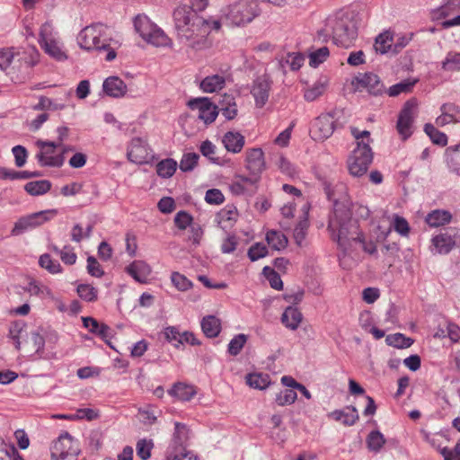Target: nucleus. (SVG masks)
Masks as SVG:
<instances>
[{
    "label": "nucleus",
    "instance_id": "obj_39",
    "mask_svg": "<svg viewBox=\"0 0 460 460\" xmlns=\"http://www.w3.org/2000/svg\"><path fill=\"white\" fill-rule=\"evenodd\" d=\"M40 52L34 46H29L25 49L21 57L22 63L26 67H33L40 62Z\"/></svg>",
    "mask_w": 460,
    "mask_h": 460
},
{
    "label": "nucleus",
    "instance_id": "obj_35",
    "mask_svg": "<svg viewBox=\"0 0 460 460\" xmlns=\"http://www.w3.org/2000/svg\"><path fill=\"white\" fill-rule=\"evenodd\" d=\"M268 244L276 251L283 250L288 245V238L284 234L279 231L271 230L266 234Z\"/></svg>",
    "mask_w": 460,
    "mask_h": 460
},
{
    "label": "nucleus",
    "instance_id": "obj_50",
    "mask_svg": "<svg viewBox=\"0 0 460 460\" xmlns=\"http://www.w3.org/2000/svg\"><path fill=\"white\" fill-rule=\"evenodd\" d=\"M296 398L297 394L296 391L286 388L277 394L275 401L278 405L285 406L294 403Z\"/></svg>",
    "mask_w": 460,
    "mask_h": 460
},
{
    "label": "nucleus",
    "instance_id": "obj_56",
    "mask_svg": "<svg viewBox=\"0 0 460 460\" xmlns=\"http://www.w3.org/2000/svg\"><path fill=\"white\" fill-rule=\"evenodd\" d=\"M268 254V248L266 245L256 243L252 245L248 250V257L252 261H258L261 258L265 257Z\"/></svg>",
    "mask_w": 460,
    "mask_h": 460
},
{
    "label": "nucleus",
    "instance_id": "obj_2",
    "mask_svg": "<svg viewBox=\"0 0 460 460\" xmlns=\"http://www.w3.org/2000/svg\"><path fill=\"white\" fill-rule=\"evenodd\" d=\"M323 190L329 200L333 203V215L329 219L328 230L340 246L345 245L347 222L350 218V199L347 186L342 182H323Z\"/></svg>",
    "mask_w": 460,
    "mask_h": 460
},
{
    "label": "nucleus",
    "instance_id": "obj_5",
    "mask_svg": "<svg viewBox=\"0 0 460 460\" xmlns=\"http://www.w3.org/2000/svg\"><path fill=\"white\" fill-rule=\"evenodd\" d=\"M347 121L342 110H334L317 117L312 125L310 133L314 140L323 141L330 137L336 128H343Z\"/></svg>",
    "mask_w": 460,
    "mask_h": 460
},
{
    "label": "nucleus",
    "instance_id": "obj_28",
    "mask_svg": "<svg viewBox=\"0 0 460 460\" xmlns=\"http://www.w3.org/2000/svg\"><path fill=\"white\" fill-rule=\"evenodd\" d=\"M393 34L389 31L380 33L376 38L374 44V49L376 53L381 55L393 53Z\"/></svg>",
    "mask_w": 460,
    "mask_h": 460
},
{
    "label": "nucleus",
    "instance_id": "obj_14",
    "mask_svg": "<svg viewBox=\"0 0 460 460\" xmlns=\"http://www.w3.org/2000/svg\"><path fill=\"white\" fill-rule=\"evenodd\" d=\"M245 167L254 179L241 177L243 182H253L258 180L261 173L265 170L266 164L264 154L261 148H251L245 153Z\"/></svg>",
    "mask_w": 460,
    "mask_h": 460
},
{
    "label": "nucleus",
    "instance_id": "obj_57",
    "mask_svg": "<svg viewBox=\"0 0 460 460\" xmlns=\"http://www.w3.org/2000/svg\"><path fill=\"white\" fill-rule=\"evenodd\" d=\"M173 285L181 291H186L191 288V282L182 274L173 272L171 277Z\"/></svg>",
    "mask_w": 460,
    "mask_h": 460
},
{
    "label": "nucleus",
    "instance_id": "obj_11",
    "mask_svg": "<svg viewBox=\"0 0 460 460\" xmlns=\"http://www.w3.org/2000/svg\"><path fill=\"white\" fill-rule=\"evenodd\" d=\"M460 0H447L440 7L433 10L432 18L434 20H441L453 16L451 19L445 20L441 22L443 29H448L460 25Z\"/></svg>",
    "mask_w": 460,
    "mask_h": 460
},
{
    "label": "nucleus",
    "instance_id": "obj_53",
    "mask_svg": "<svg viewBox=\"0 0 460 460\" xmlns=\"http://www.w3.org/2000/svg\"><path fill=\"white\" fill-rule=\"evenodd\" d=\"M199 155L196 153H188L183 155L180 162V169L182 172H190L198 164Z\"/></svg>",
    "mask_w": 460,
    "mask_h": 460
},
{
    "label": "nucleus",
    "instance_id": "obj_62",
    "mask_svg": "<svg viewBox=\"0 0 460 460\" xmlns=\"http://www.w3.org/2000/svg\"><path fill=\"white\" fill-rule=\"evenodd\" d=\"M224 199L223 193L217 189H210L207 190L205 195V200L208 204L219 205L224 202Z\"/></svg>",
    "mask_w": 460,
    "mask_h": 460
},
{
    "label": "nucleus",
    "instance_id": "obj_29",
    "mask_svg": "<svg viewBox=\"0 0 460 460\" xmlns=\"http://www.w3.org/2000/svg\"><path fill=\"white\" fill-rule=\"evenodd\" d=\"M190 438V431L185 424L181 422L174 423V433L172 437L173 447L169 448H185L184 446Z\"/></svg>",
    "mask_w": 460,
    "mask_h": 460
},
{
    "label": "nucleus",
    "instance_id": "obj_27",
    "mask_svg": "<svg viewBox=\"0 0 460 460\" xmlns=\"http://www.w3.org/2000/svg\"><path fill=\"white\" fill-rule=\"evenodd\" d=\"M201 329L208 338H216L221 332V321L215 315H207L201 321Z\"/></svg>",
    "mask_w": 460,
    "mask_h": 460
},
{
    "label": "nucleus",
    "instance_id": "obj_32",
    "mask_svg": "<svg viewBox=\"0 0 460 460\" xmlns=\"http://www.w3.org/2000/svg\"><path fill=\"white\" fill-rule=\"evenodd\" d=\"M441 70L444 72L460 71V52L448 51L445 58L441 61Z\"/></svg>",
    "mask_w": 460,
    "mask_h": 460
},
{
    "label": "nucleus",
    "instance_id": "obj_10",
    "mask_svg": "<svg viewBox=\"0 0 460 460\" xmlns=\"http://www.w3.org/2000/svg\"><path fill=\"white\" fill-rule=\"evenodd\" d=\"M36 146L40 151L35 157L41 166L61 167L64 164L63 154L54 155L55 150L60 147V143L39 139Z\"/></svg>",
    "mask_w": 460,
    "mask_h": 460
},
{
    "label": "nucleus",
    "instance_id": "obj_3",
    "mask_svg": "<svg viewBox=\"0 0 460 460\" xmlns=\"http://www.w3.org/2000/svg\"><path fill=\"white\" fill-rule=\"evenodd\" d=\"M329 31L332 32V40L338 46L348 48L358 36L356 22L349 13L338 12L329 16L326 20L325 29L318 32V36H323L327 40Z\"/></svg>",
    "mask_w": 460,
    "mask_h": 460
},
{
    "label": "nucleus",
    "instance_id": "obj_18",
    "mask_svg": "<svg viewBox=\"0 0 460 460\" xmlns=\"http://www.w3.org/2000/svg\"><path fill=\"white\" fill-rule=\"evenodd\" d=\"M76 441L74 440L68 432L61 434L57 440L53 441L50 447L51 458H57L64 454H68L73 450H78Z\"/></svg>",
    "mask_w": 460,
    "mask_h": 460
},
{
    "label": "nucleus",
    "instance_id": "obj_22",
    "mask_svg": "<svg viewBox=\"0 0 460 460\" xmlns=\"http://www.w3.org/2000/svg\"><path fill=\"white\" fill-rule=\"evenodd\" d=\"M126 271L136 281L146 283L151 274V267L144 261H135L126 268Z\"/></svg>",
    "mask_w": 460,
    "mask_h": 460
},
{
    "label": "nucleus",
    "instance_id": "obj_12",
    "mask_svg": "<svg viewBox=\"0 0 460 460\" xmlns=\"http://www.w3.org/2000/svg\"><path fill=\"white\" fill-rule=\"evenodd\" d=\"M417 102L414 99L407 101L400 111L397 120V130L402 139H407L413 132V122L416 117Z\"/></svg>",
    "mask_w": 460,
    "mask_h": 460
},
{
    "label": "nucleus",
    "instance_id": "obj_51",
    "mask_svg": "<svg viewBox=\"0 0 460 460\" xmlns=\"http://www.w3.org/2000/svg\"><path fill=\"white\" fill-rule=\"evenodd\" d=\"M200 153L203 156L207 157L210 162L214 164H219L220 159L216 155L217 147L216 146L209 140H205L201 143L199 147Z\"/></svg>",
    "mask_w": 460,
    "mask_h": 460
},
{
    "label": "nucleus",
    "instance_id": "obj_36",
    "mask_svg": "<svg viewBox=\"0 0 460 460\" xmlns=\"http://www.w3.org/2000/svg\"><path fill=\"white\" fill-rule=\"evenodd\" d=\"M327 80L326 79H319L316 81L311 87L306 89L304 93V98L307 102H314L318 97L323 94L327 87Z\"/></svg>",
    "mask_w": 460,
    "mask_h": 460
},
{
    "label": "nucleus",
    "instance_id": "obj_41",
    "mask_svg": "<svg viewBox=\"0 0 460 460\" xmlns=\"http://www.w3.org/2000/svg\"><path fill=\"white\" fill-rule=\"evenodd\" d=\"M385 341L389 346H393L398 349H406L411 346L413 343V340L408 337H405L402 333H394L386 336Z\"/></svg>",
    "mask_w": 460,
    "mask_h": 460
},
{
    "label": "nucleus",
    "instance_id": "obj_25",
    "mask_svg": "<svg viewBox=\"0 0 460 460\" xmlns=\"http://www.w3.org/2000/svg\"><path fill=\"white\" fill-rule=\"evenodd\" d=\"M169 394L182 402H188L196 395V387L192 385L178 382L168 391Z\"/></svg>",
    "mask_w": 460,
    "mask_h": 460
},
{
    "label": "nucleus",
    "instance_id": "obj_37",
    "mask_svg": "<svg viewBox=\"0 0 460 460\" xmlns=\"http://www.w3.org/2000/svg\"><path fill=\"white\" fill-rule=\"evenodd\" d=\"M246 383L252 388L263 390L270 385V377L268 374L252 373L247 375Z\"/></svg>",
    "mask_w": 460,
    "mask_h": 460
},
{
    "label": "nucleus",
    "instance_id": "obj_1",
    "mask_svg": "<svg viewBox=\"0 0 460 460\" xmlns=\"http://www.w3.org/2000/svg\"><path fill=\"white\" fill-rule=\"evenodd\" d=\"M179 40L187 47L200 50L208 47V35L210 33L208 21L190 10L188 5H179L172 13Z\"/></svg>",
    "mask_w": 460,
    "mask_h": 460
},
{
    "label": "nucleus",
    "instance_id": "obj_44",
    "mask_svg": "<svg viewBox=\"0 0 460 460\" xmlns=\"http://www.w3.org/2000/svg\"><path fill=\"white\" fill-rule=\"evenodd\" d=\"M39 264L51 274L60 273L62 271L60 263L56 260H52L48 253H44L40 257Z\"/></svg>",
    "mask_w": 460,
    "mask_h": 460
},
{
    "label": "nucleus",
    "instance_id": "obj_47",
    "mask_svg": "<svg viewBox=\"0 0 460 460\" xmlns=\"http://www.w3.org/2000/svg\"><path fill=\"white\" fill-rule=\"evenodd\" d=\"M154 447L152 439H140L136 446L137 456L142 460H147L151 456V450Z\"/></svg>",
    "mask_w": 460,
    "mask_h": 460
},
{
    "label": "nucleus",
    "instance_id": "obj_4",
    "mask_svg": "<svg viewBox=\"0 0 460 460\" xmlns=\"http://www.w3.org/2000/svg\"><path fill=\"white\" fill-rule=\"evenodd\" d=\"M261 13L258 0H235L221 9V17L230 25L242 26Z\"/></svg>",
    "mask_w": 460,
    "mask_h": 460
},
{
    "label": "nucleus",
    "instance_id": "obj_7",
    "mask_svg": "<svg viewBox=\"0 0 460 460\" xmlns=\"http://www.w3.org/2000/svg\"><path fill=\"white\" fill-rule=\"evenodd\" d=\"M134 27L140 37L155 47H166L171 43L170 38L145 14H138L134 19Z\"/></svg>",
    "mask_w": 460,
    "mask_h": 460
},
{
    "label": "nucleus",
    "instance_id": "obj_46",
    "mask_svg": "<svg viewBox=\"0 0 460 460\" xmlns=\"http://www.w3.org/2000/svg\"><path fill=\"white\" fill-rule=\"evenodd\" d=\"M329 55L330 51L327 47L319 48L309 54V65L312 67H317L327 59Z\"/></svg>",
    "mask_w": 460,
    "mask_h": 460
},
{
    "label": "nucleus",
    "instance_id": "obj_45",
    "mask_svg": "<svg viewBox=\"0 0 460 460\" xmlns=\"http://www.w3.org/2000/svg\"><path fill=\"white\" fill-rule=\"evenodd\" d=\"M78 296L86 302H94L98 298L97 288L89 284H80L76 288Z\"/></svg>",
    "mask_w": 460,
    "mask_h": 460
},
{
    "label": "nucleus",
    "instance_id": "obj_60",
    "mask_svg": "<svg viewBox=\"0 0 460 460\" xmlns=\"http://www.w3.org/2000/svg\"><path fill=\"white\" fill-rule=\"evenodd\" d=\"M12 152L14 155L15 165L17 167H22L27 159V150L22 146H15L13 147Z\"/></svg>",
    "mask_w": 460,
    "mask_h": 460
},
{
    "label": "nucleus",
    "instance_id": "obj_30",
    "mask_svg": "<svg viewBox=\"0 0 460 460\" xmlns=\"http://www.w3.org/2000/svg\"><path fill=\"white\" fill-rule=\"evenodd\" d=\"M226 79L223 75H213L205 77L200 83V88L205 93H214L224 88Z\"/></svg>",
    "mask_w": 460,
    "mask_h": 460
},
{
    "label": "nucleus",
    "instance_id": "obj_8",
    "mask_svg": "<svg viewBox=\"0 0 460 460\" xmlns=\"http://www.w3.org/2000/svg\"><path fill=\"white\" fill-rule=\"evenodd\" d=\"M373 161V152L370 146L365 142H358L348 159L349 172L352 176L360 177L368 170Z\"/></svg>",
    "mask_w": 460,
    "mask_h": 460
},
{
    "label": "nucleus",
    "instance_id": "obj_49",
    "mask_svg": "<svg viewBox=\"0 0 460 460\" xmlns=\"http://www.w3.org/2000/svg\"><path fill=\"white\" fill-rule=\"evenodd\" d=\"M65 108V104L54 102L51 99L46 96H40L39 98V102L33 106V110L35 111H60Z\"/></svg>",
    "mask_w": 460,
    "mask_h": 460
},
{
    "label": "nucleus",
    "instance_id": "obj_52",
    "mask_svg": "<svg viewBox=\"0 0 460 460\" xmlns=\"http://www.w3.org/2000/svg\"><path fill=\"white\" fill-rule=\"evenodd\" d=\"M308 226H309V223H308L307 218H304L303 220H300L297 223V225L296 226V227L294 229L293 236H294V239L297 245H299V246L302 245V243L306 236V232H307Z\"/></svg>",
    "mask_w": 460,
    "mask_h": 460
},
{
    "label": "nucleus",
    "instance_id": "obj_42",
    "mask_svg": "<svg viewBox=\"0 0 460 460\" xmlns=\"http://www.w3.org/2000/svg\"><path fill=\"white\" fill-rule=\"evenodd\" d=\"M165 460H199L198 457L185 448H168Z\"/></svg>",
    "mask_w": 460,
    "mask_h": 460
},
{
    "label": "nucleus",
    "instance_id": "obj_13",
    "mask_svg": "<svg viewBox=\"0 0 460 460\" xmlns=\"http://www.w3.org/2000/svg\"><path fill=\"white\" fill-rule=\"evenodd\" d=\"M128 159L137 164H148L154 157L147 140L142 137H133L127 149Z\"/></svg>",
    "mask_w": 460,
    "mask_h": 460
},
{
    "label": "nucleus",
    "instance_id": "obj_64",
    "mask_svg": "<svg viewBox=\"0 0 460 460\" xmlns=\"http://www.w3.org/2000/svg\"><path fill=\"white\" fill-rule=\"evenodd\" d=\"M157 207L162 213L169 214L175 209V202L171 197H164L159 200Z\"/></svg>",
    "mask_w": 460,
    "mask_h": 460
},
{
    "label": "nucleus",
    "instance_id": "obj_61",
    "mask_svg": "<svg viewBox=\"0 0 460 460\" xmlns=\"http://www.w3.org/2000/svg\"><path fill=\"white\" fill-rule=\"evenodd\" d=\"M87 271L91 276L95 278H100L104 274L100 263L93 256L87 258Z\"/></svg>",
    "mask_w": 460,
    "mask_h": 460
},
{
    "label": "nucleus",
    "instance_id": "obj_20",
    "mask_svg": "<svg viewBox=\"0 0 460 460\" xmlns=\"http://www.w3.org/2000/svg\"><path fill=\"white\" fill-rule=\"evenodd\" d=\"M104 93L112 98H121L127 93V85L122 79L118 76H110L102 84Z\"/></svg>",
    "mask_w": 460,
    "mask_h": 460
},
{
    "label": "nucleus",
    "instance_id": "obj_55",
    "mask_svg": "<svg viewBox=\"0 0 460 460\" xmlns=\"http://www.w3.org/2000/svg\"><path fill=\"white\" fill-rule=\"evenodd\" d=\"M193 217L186 211L181 210L174 217L175 226L181 229L185 230L188 226H191Z\"/></svg>",
    "mask_w": 460,
    "mask_h": 460
},
{
    "label": "nucleus",
    "instance_id": "obj_63",
    "mask_svg": "<svg viewBox=\"0 0 460 460\" xmlns=\"http://www.w3.org/2000/svg\"><path fill=\"white\" fill-rule=\"evenodd\" d=\"M394 227V230L402 236H407L410 232V226L407 220L400 216H395Z\"/></svg>",
    "mask_w": 460,
    "mask_h": 460
},
{
    "label": "nucleus",
    "instance_id": "obj_34",
    "mask_svg": "<svg viewBox=\"0 0 460 460\" xmlns=\"http://www.w3.org/2000/svg\"><path fill=\"white\" fill-rule=\"evenodd\" d=\"M51 189V182L48 180L30 181L25 184L24 190L31 196H40L47 193Z\"/></svg>",
    "mask_w": 460,
    "mask_h": 460
},
{
    "label": "nucleus",
    "instance_id": "obj_38",
    "mask_svg": "<svg viewBox=\"0 0 460 460\" xmlns=\"http://www.w3.org/2000/svg\"><path fill=\"white\" fill-rule=\"evenodd\" d=\"M385 444L384 435L378 431H371L367 438V446L369 451L378 453Z\"/></svg>",
    "mask_w": 460,
    "mask_h": 460
},
{
    "label": "nucleus",
    "instance_id": "obj_24",
    "mask_svg": "<svg viewBox=\"0 0 460 460\" xmlns=\"http://www.w3.org/2000/svg\"><path fill=\"white\" fill-rule=\"evenodd\" d=\"M222 142L228 152L237 154L242 151L245 139L239 132L228 131L224 135Z\"/></svg>",
    "mask_w": 460,
    "mask_h": 460
},
{
    "label": "nucleus",
    "instance_id": "obj_21",
    "mask_svg": "<svg viewBox=\"0 0 460 460\" xmlns=\"http://www.w3.org/2000/svg\"><path fill=\"white\" fill-rule=\"evenodd\" d=\"M360 86L366 88L370 94L380 95L384 93V85L378 75L374 73H365L357 77Z\"/></svg>",
    "mask_w": 460,
    "mask_h": 460
},
{
    "label": "nucleus",
    "instance_id": "obj_58",
    "mask_svg": "<svg viewBox=\"0 0 460 460\" xmlns=\"http://www.w3.org/2000/svg\"><path fill=\"white\" fill-rule=\"evenodd\" d=\"M181 332L177 327L169 326L164 329V336L166 340L172 343L174 347L179 348V342L181 341Z\"/></svg>",
    "mask_w": 460,
    "mask_h": 460
},
{
    "label": "nucleus",
    "instance_id": "obj_54",
    "mask_svg": "<svg viewBox=\"0 0 460 460\" xmlns=\"http://www.w3.org/2000/svg\"><path fill=\"white\" fill-rule=\"evenodd\" d=\"M417 80L410 81L405 80L402 82H400L393 86H391L388 90V94L390 96H397L402 93H409L413 85L416 84Z\"/></svg>",
    "mask_w": 460,
    "mask_h": 460
},
{
    "label": "nucleus",
    "instance_id": "obj_9",
    "mask_svg": "<svg viewBox=\"0 0 460 460\" xmlns=\"http://www.w3.org/2000/svg\"><path fill=\"white\" fill-rule=\"evenodd\" d=\"M57 214V209H47L22 217L14 223L11 230V235L18 236L27 231L39 227L56 217Z\"/></svg>",
    "mask_w": 460,
    "mask_h": 460
},
{
    "label": "nucleus",
    "instance_id": "obj_16",
    "mask_svg": "<svg viewBox=\"0 0 460 460\" xmlns=\"http://www.w3.org/2000/svg\"><path fill=\"white\" fill-rule=\"evenodd\" d=\"M188 106L190 110H197L199 111V119H202L206 124L214 122L218 115L217 107L207 97L190 100Z\"/></svg>",
    "mask_w": 460,
    "mask_h": 460
},
{
    "label": "nucleus",
    "instance_id": "obj_15",
    "mask_svg": "<svg viewBox=\"0 0 460 460\" xmlns=\"http://www.w3.org/2000/svg\"><path fill=\"white\" fill-rule=\"evenodd\" d=\"M272 80L268 74L258 75L252 82L251 94L255 100V104L262 108L269 100Z\"/></svg>",
    "mask_w": 460,
    "mask_h": 460
},
{
    "label": "nucleus",
    "instance_id": "obj_43",
    "mask_svg": "<svg viewBox=\"0 0 460 460\" xmlns=\"http://www.w3.org/2000/svg\"><path fill=\"white\" fill-rule=\"evenodd\" d=\"M424 131L429 137L430 140L437 145L446 146L447 144V137L446 134L438 131L432 124L427 123Z\"/></svg>",
    "mask_w": 460,
    "mask_h": 460
},
{
    "label": "nucleus",
    "instance_id": "obj_33",
    "mask_svg": "<svg viewBox=\"0 0 460 460\" xmlns=\"http://www.w3.org/2000/svg\"><path fill=\"white\" fill-rule=\"evenodd\" d=\"M40 46L49 57L57 61H64L67 58L66 52L56 40L46 41Z\"/></svg>",
    "mask_w": 460,
    "mask_h": 460
},
{
    "label": "nucleus",
    "instance_id": "obj_23",
    "mask_svg": "<svg viewBox=\"0 0 460 460\" xmlns=\"http://www.w3.org/2000/svg\"><path fill=\"white\" fill-rule=\"evenodd\" d=\"M345 410H335L329 414L336 421H341L345 426H353L359 419L358 410L355 406H348Z\"/></svg>",
    "mask_w": 460,
    "mask_h": 460
},
{
    "label": "nucleus",
    "instance_id": "obj_31",
    "mask_svg": "<svg viewBox=\"0 0 460 460\" xmlns=\"http://www.w3.org/2000/svg\"><path fill=\"white\" fill-rule=\"evenodd\" d=\"M452 216L447 210H434L426 217V223L432 227L444 226L451 221Z\"/></svg>",
    "mask_w": 460,
    "mask_h": 460
},
{
    "label": "nucleus",
    "instance_id": "obj_40",
    "mask_svg": "<svg viewBox=\"0 0 460 460\" xmlns=\"http://www.w3.org/2000/svg\"><path fill=\"white\" fill-rule=\"evenodd\" d=\"M177 168V163L171 158L164 159L156 164V172L162 178H170Z\"/></svg>",
    "mask_w": 460,
    "mask_h": 460
},
{
    "label": "nucleus",
    "instance_id": "obj_6",
    "mask_svg": "<svg viewBox=\"0 0 460 460\" xmlns=\"http://www.w3.org/2000/svg\"><path fill=\"white\" fill-rule=\"evenodd\" d=\"M107 26L94 23L84 28L77 36L80 47L85 50H103L110 48V37Z\"/></svg>",
    "mask_w": 460,
    "mask_h": 460
},
{
    "label": "nucleus",
    "instance_id": "obj_48",
    "mask_svg": "<svg viewBox=\"0 0 460 460\" xmlns=\"http://www.w3.org/2000/svg\"><path fill=\"white\" fill-rule=\"evenodd\" d=\"M247 335L240 333L235 335L229 342L227 352L232 356H237L247 341Z\"/></svg>",
    "mask_w": 460,
    "mask_h": 460
},
{
    "label": "nucleus",
    "instance_id": "obj_26",
    "mask_svg": "<svg viewBox=\"0 0 460 460\" xmlns=\"http://www.w3.org/2000/svg\"><path fill=\"white\" fill-rule=\"evenodd\" d=\"M301 312L293 306H288L281 316L282 323L288 329L295 331L302 321Z\"/></svg>",
    "mask_w": 460,
    "mask_h": 460
},
{
    "label": "nucleus",
    "instance_id": "obj_17",
    "mask_svg": "<svg viewBox=\"0 0 460 460\" xmlns=\"http://www.w3.org/2000/svg\"><path fill=\"white\" fill-rule=\"evenodd\" d=\"M458 243H460V231L452 228L432 238V243L439 253H448Z\"/></svg>",
    "mask_w": 460,
    "mask_h": 460
},
{
    "label": "nucleus",
    "instance_id": "obj_59",
    "mask_svg": "<svg viewBox=\"0 0 460 460\" xmlns=\"http://www.w3.org/2000/svg\"><path fill=\"white\" fill-rule=\"evenodd\" d=\"M59 256L61 261L66 265H74L77 259L74 248L70 245H65Z\"/></svg>",
    "mask_w": 460,
    "mask_h": 460
},
{
    "label": "nucleus",
    "instance_id": "obj_19",
    "mask_svg": "<svg viewBox=\"0 0 460 460\" xmlns=\"http://www.w3.org/2000/svg\"><path fill=\"white\" fill-rule=\"evenodd\" d=\"M445 164L449 173L460 178V142L446 148Z\"/></svg>",
    "mask_w": 460,
    "mask_h": 460
}]
</instances>
